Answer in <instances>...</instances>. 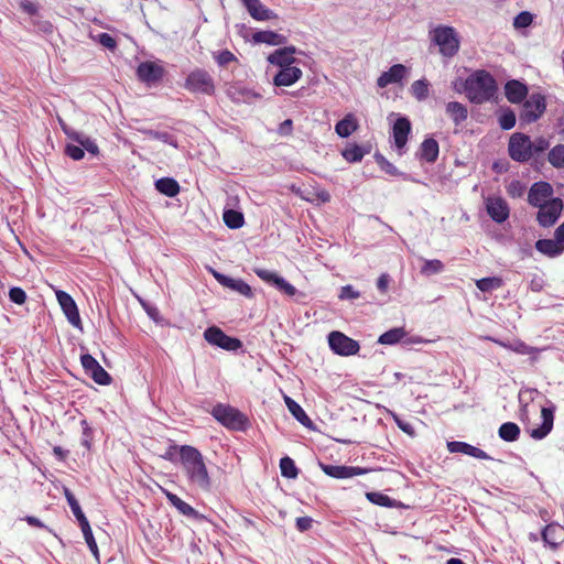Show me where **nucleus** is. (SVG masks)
Masks as SVG:
<instances>
[{
    "label": "nucleus",
    "instance_id": "338daca9",
    "mask_svg": "<svg viewBox=\"0 0 564 564\" xmlns=\"http://www.w3.org/2000/svg\"><path fill=\"white\" fill-rule=\"evenodd\" d=\"M32 24L37 29V31L50 34L53 32V24L48 21L40 20V17L37 19L31 20Z\"/></svg>",
    "mask_w": 564,
    "mask_h": 564
},
{
    "label": "nucleus",
    "instance_id": "39448f33",
    "mask_svg": "<svg viewBox=\"0 0 564 564\" xmlns=\"http://www.w3.org/2000/svg\"><path fill=\"white\" fill-rule=\"evenodd\" d=\"M388 120L392 123L391 138L393 140V144L399 154H402L406 147L409 135L412 131L411 121L406 116L398 112H391L388 116Z\"/></svg>",
    "mask_w": 564,
    "mask_h": 564
},
{
    "label": "nucleus",
    "instance_id": "7c9ffc66",
    "mask_svg": "<svg viewBox=\"0 0 564 564\" xmlns=\"http://www.w3.org/2000/svg\"><path fill=\"white\" fill-rule=\"evenodd\" d=\"M358 128V123L352 113L346 115L335 124V131L340 138H348Z\"/></svg>",
    "mask_w": 564,
    "mask_h": 564
},
{
    "label": "nucleus",
    "instance_id": "4c0bfd02",
    "mask_svg": "<svg viewBox=\"0 0 564 564\" xmlns=\"http://www.w3.org/2000/svg\"><path fill=\"white\" fill-rule=\"evenodd\" d=\"M406 335L404 328L394 327L380 335L378 343L382 345H395Z\"/></svg>",
    "mask_w": 564,
    "mask_h": 564
},
{
    "label": "nucleus",
    "instance_id": "09e8293b",
    "mask_svg": "<svg viewBox=\"0 0 564 564\" xmlns=\"http://www.w3.org/2000/svg\"><path fill=\"white\" fill-rule=\"evenodd\" d=\"M366 497L371 503L377 505V506L389 507V508L394 506V500L382 492H378V491L367 492Z\"/></svg>",
    "mask_w": 564,
    "mask_h": 564
},
{
    "label": "nucleus",
    "instance_id": "5701e85b",
    "mask_svg": "<svg viewBox=\"0 0 564 564\" xmlns=\"http://www.w3.org/2000/svg\"><path fill=\"white\" fill-rule=\"evenodd\" d=\"M528 86L518 79H510L505 84V95L511 104L522 102L528 97Z\"/></svg>",
    "mask_w": 564,
    "mask_h": 564
},
{
    "label": "nucleus",
    "instance_id": "9b49d317",
    "mask_svg": "<svg viewBox=\"0 0 564 564\" xmlns=\"http://www.w3.org/2000/svg\"><path fill=\"white\" fill-rule=\"evenodd\" d=\"M564 208L562 198L555 197L546 205L538 208L536 221L543 228H550L557 223Z\"/></svg>",
    "mask_w": 564,
    "mask_h": 564
},
{
    "label": "nucleus",
    "instance_id": "1a4fd4ad",
    "mask_svg": "<svg viewBox=\"0 0 564 564\" xmlns=\"http://www.w3.org/2000/svg\"><path fill=\"white\" fill-rule=\"evenodd\" d=\"M328 345L334 354L339 356H352L356 355L359 349V343L341 332L333 330L328 334Z\"/></svg>",
    "mask_w": 564,
    "mask_h": 564
},
{
    "label": "nucleus",
    "instance_id": "bb28decb",
    "mask_svg": "<svg viewBox=\"0 0 564 564\" xmlns=\"http://www.w3.org/2000/svg\"><path fill=\"white\" fill-rule=\"evenodd\" d=\"M252 41L256 44H268L272 46H278L286 43L288 39L283 34L276 33L271 30H261L257 31L252 35Z\"/></svg>",
    "mask_w": 564,
    "mask_h": 564
},
{
    "label": "nucleus",
    "instance_id": "58836bf2",
    "mask_svg": "<svg viewBox=\"0 0 564 564\" xmlns=\"http://www.w3.org/2000/svg\"><path fill=\"white\" fill-rule=\"evenodd\" d=\"M72 139L78 144H80V147L84 149V152L87 151L91 155H97L99 153V148L97 143L89 137L83 133L74 132L72 134Z\"/></svg>",
    "mask_w": 564,
    "mask_h": 564
},
{
    "label": "nucleus",
    "instance_id": "cd10ccee",
    "mask_svg": "<svg viewBox=\"0 0 564 564\" xmlns=\"http://www.w3.org/2000/svg\"><path fill=\"white\" fill-rule=\"evenodd\" d=\"M440 153L438 142L433 138H426L420 145L419 156L422 161L434 163Z\"/></svg>",
    "mask_w": 564,
    "mask_h": 564
},
{
    "label": "nucleus",
    "instance_id": "c03bdc74",
    "mask_svg": "<svg viewBox=\"0 0 564 564\" xmlns=\"http://www.w3.org/2000/svg\"><path fill=\"white\" fill-rule=\"evenodd\" d=\"M547 159L553 167H564V144H557L552 148L549 152Z\"/></svg>",
    "mask_w": 564,
    "mask_h": 564
},
{
    "label": "nucleus",
    "instance_id": "9d476101",
    "mask_svg": "<svg viewBox=\"0 0 564 564\" xmlns=\"http://www.w3.org/2000/svg\"><path fill=\"white\" fill-rule=\"evenodd\" d=\"M204 338L210 345L228 351H236L242 346L240 339L228 336L217 326L206 328L204 332Z\"/></svg>",
    "mask_w": 564,
    "mask_h": 564
},
{
    "label": "nucleus",
    "instance_id": "bf43d9fd",
    "mask_svg": "<svg viewBox=\"0 0 564 564\" xmlns=\"http://www.w3.org/2000/svg\"><path fill=\"white\" fill-rule=\"evenodd\" d=\"M20 8L23 12L29 14L31 19L39 18V6L37 3L31 1V0H21L20 1Z\"/></svg>",
    "mask_w": 564,
    "mask_h": 564
},
{
    "label": "nucleus",
    "instance_id": "680f3d73",
    "mask_svg": "<svg viewBox=\"0 0 564 564\" xmlns=\"http://www.w3.org/2000/svg\"><path fill=\"white\" fill-rule=\"evenodd\" d=\"M65 153L73 160H82L85 155L84 149L80 147V144H67L65 147Z\"/></svg>",
    "mask_w": 564,
    "mask_h": 564
},
{
    "label": "nucleus",
    "instance_id": "412c9836",
    "mask_svg": "<svg viewBox=\"0 0 564 564\" xmlns=\"http://www.w3.org/2000/svg\"><path fill=\"white\" fill-rule=\"evenodd\" d=\"M163 492L167 501L171 503V506H173L181 514L197 521H202L205 519V517L202 513H199L187 502L183 501L177 495L169 490H163Z\"/></svg>",
    "mask_w": 564,
    "mask_h": 564
},
{
    "label": "nucleus",
    "instance_id": "69168bd1",
    "mask_svg": "<svg viewBox=\"0 0 564 564\" xmlns=\"http://www.w3.org/2000/svg\"><path fill=\"white\" fill-rule=\"evenodd\" d=\"M393 420H394V423L397 424V426L402 431L404 432L405 434L410 435V436H414L415 434V431H414V427L412 426L411 423L402 420L400 416L398 415H393Z\"/></svg>",
    "mask_w": 564,
    "mask_h": 564
},
{
    "label": "nucleus",
    "instance_id": "b1692460",
    "mask_svg": "<svg viewBox=\"0 0 564 564\" xmlns=\"http://www.w3.org/2000/svg\"><path fill=\"white\" fill-rule=\"evenodd\" d=\"M447 448L451 453H460L464 455H468L470 457H475L478 459H491V457L482 449L470 445L466 442L460 441H452L447 443Z\"/></svg>",
    "mask_w": 564,
    "mask_h": 564
},
{
    "label": "nucleus",
    "instance_id": "a18cd8bd",
    "mask_svg": "<svg viewBox=\"0 0 564 564\" xmlns=\"http://www.w3.org/2000/svg\"><path fill=\"white\" fill-rule=\"evenodd\" d=\"M444 271V263L441 260H424V263L420 270L421 274L431 276L434 274L442 273Z\"/></svg>",
    "mask_w": 564,
    "mask_h": 564
},
{
    "label": "nucleus",
    "instance_id": "0e129e2a",
    "mask_svg": "<svg viewBox=\"0 0 564 564\" xmlns=\"http://www.w3.org/2000/svg\"><path fill=\"white\" fill-rule=\"evenodd\" d=\"M83 535H84V539H85V541L87 543V546L90 550V552L93 553L94 557L97 561H99V550H98L97 542H96V540L94 538L93 531H90L88 533H85Z\"/></svg>",
    "mask_w": 564,
    "mask_h": 564
},
{
    "label": "nucleus",
    "instance_id": "6e6552de",
    "mask_svg": "<svg viewBox=\"0 0 564 564\" xmlns=\"http://www.w3.org/2000/svg\"><path fill=\"white\" fill-rule=\"evenodd\" d=\"M185 88L191 93L212 95L214 94L215 85L208 72L197 68L187 75Z\"/></svg>",
    "mask_w": 564,
    "mask_h": 564
},
{
    "label": "nucleus",
    "instance_id": "a19ab883",
    "mask_svg": "<svg viewBox=\"0 0 564 564\" xmlns=\"http://www.w3.org/2000/svg\"><path fill=\"white\" fill-rule=\"evenodd\" d=\"M145 133L150 139L161 141L163 143L172 145L173 148L178 147L176 137L169 131L148 130Z\"/></svg>",
    "mask_w": 564,
    "mask_h": 564
},
{
    "label": "nucleus",
    "instance_id": "603ef678",
    "mask_svg": "<svg viewBox=\"0 0 564 564\" xmlns=\"http://www.w3.org/2000/svg\"><path fill=\"white\" fill-rule=\"evenodd\" d=\"M64 495H65V498L67 500V503L74 514V517L76 518V520L80 517H83L85 513L83 512L80 506H79V502L78 500L75 498V496L73 495V492L65 488L64 489Z\"/></svg>",
    "mask_w": 564,
    "mask_h": 564
},
{
    "label": "nucleus",
    "instance_id": "423d86ee",
    "mask_svg": "<svg viewBox=\"0 0 564 564\" xmlns=\"http://www.w3.org/2000/svg\"><path fill=\"white\" fill-rule=\"evenodd\" d=\"M523 101V107L520 112L521 123H533L539 120L545 112L546 100L542 94L533 93Z\"/></svg>",
    "mask_w": 564,
    "mask_h": 564
},
{
    "label": "nucleus",
    "instance_id": "f03ea898",
    "mask_svg": "<svg viewBox=\"0 0 564 564\" xmlns=\"http://www.w3.org/2000/svg\"><path fill=\"white\" fill-rule=\"evenodd\" d=\"M463 87L468 100L475 105L491 101L498 94L497 80L485 69L473 72L465 79Z\"/></svg>",
    "mask_w": 564,
    "mask_h": 564
},
{
    "label": "nucleus",
    "instance_id": "49530a36",
    "mask_svg": "<svg viewBox=\"0 0 564 564\" xmlns=\"http://www.w3.org/2000/svg\"><path fill=\"white\" fill-rule=\"evenodd\" d=\"M476 285L481 292H491L502 285V280L497 276L482 278L476 281Z\"/></svg>",
    "mask_w": 564,
    "mask_h": 564
},
{
    "label": "nucleus",
    "instance_id": "6ab92c4d",
    "mask_svg": "<svg viewBox=\"0 0 564 564\" xmlns=\"http://www.w3.org/2000/svg\"><path fill=\"white\" fill-rule=\"evenodd\" d=\"M554 412H555L554 405H552L550 408H545V406L542 408V410H541L542 423L538 427L531 430L530 436L532 438L543 440L544 437H546L549 435V433L553 429Z\"/></svg>",
    "mask_w": 564,
    "mask_h": 564
},
{
    "label": "nucleus",
    "instance_id": "37998d69",
    "mask_svg": "<svg viewBox=\"0 0 564 564\" xmlns=\"http://www.w3.org/2000/svg\"><path fill=\"white\" fill-rule=\"evenodd\" d=\"M229 94L236 101L251 102L253 98H258L259 95L247 88L231 87Z\"/></svg>",
    "mask_w": 564,
    "mask_h": 564
},
{
    "label": "nucleus",
    "instance_id": "c85d7f7f",
    "mask_svg": "<svg viewBox=\"0 0 564 564\" xmlns=\"http://www.w3.org/2000/svg\"><path fill=\"white\" fill-rule=\"evenodd\" d=\"M535 249L550 258H555L564 252V245L555 239H539L535 242Z\"/></svg>",
    "mask_w": 564,
    "mask_h": 564
},
{
    "label": "nucleus",
    "instance_id": "473e14b6",
    "mask_svg": "<svg viewBox=\"0 0 564 564\" xmlns=\"http://www.w3.org/2000/svg\"><path fill=\"white\" fill-rule=\"evenodd\" d=\"M375 160L377 162V164L379 165V167L386 172L387 174L389 175H392V176H401L403 177V180L405 181H412V182H417L416 180H414L413 177H411L409 174L406 173H403L401 171H399L390 161H388L381 153L377 152L375 154Z\"/></svg>",
    "mask_w": 564,
    "mask_h": 564
},
{
    "label": "nucleus",
    "instance_id": "72a5a7b5",
    "mask_svg": "<svg viewBox=\"0 0 564 564\" xmlns=\"http://www.w3.org/2000/svg\"><path fill=\"white\" fill-rule=\"evenodd\" d=\"M246 9L257 21H269L276 18V14L271 9L262 4L260 0H257V3H252Z\"/></svg>",
    "mask_w": 564,
    "mask_h": 564
},
{
    "label": "nucleus",
    "instance_id": "4d7b16f0",
    "mask_svg": "<svg viewBox=\"0 0 564 564\" xmlns=\"http://www.w3.org/2000/svg\"><path fill=\"white\" fill-rule=\"evenodd\" d=\"M9 299L12 303L22 305L26 301V293L19 286H12L9 290Z\"/></svg>",
    "mask_w": 564,
    "mask_h": 564
},
{
    "label": "nucleus",
    "instance_id": "aec40b11",
    "mask_svg": "<svg viewBox=\"0 0 564 564\" xmlns=\"http://www.w3.org/2000/svg\"><path fill=\"white\" fill-rule=\"evenodd\" d=\"M408 74V68L403 64H394L387 72H383L377 79L380 88H386L391 84H399Z\"/></svg>",
    "mask_w": 564,
    "mask_h": 564
},
{
    "label": "nucleus",
    "instance_id": "052dcab7",
    "mask_svg": "<svg viewBox=\"0 0 564 564\" xmlns=\"http://www.w3.org/2000/svg\"><path fill=\"white\" fill-rule=\"evenodd\" d=\"M524 189H525V186H524V184L521 181L513 180L508 185L507 193L511 197L516 198V197H521L523 195V193H524Z\"/></svg>",
    "mask_w": 564,
    "mask_h": 564
},
{
    "label": "nucleus",
    "instance_id": "e2e57ef3",
    "mask_svg": "<svg viewBox=\"0 0 564 564\" xmlns=\"http://www.w3.org/2000/svg\"><path fill=\"white\" fill-rule=\"evenodd\" d=\"M80 425L83 429V436H82V445L86 448H90V441L93 438V430L89 426L88 422L86 420L80 421Z\"/></svg>",
    "mask_w": 564,
    "mask_h": 564
},
{
    "label": "nucleus",
    "instance_id": "0eeeda50",
    "mask_svg": "<svg viewBox=\"0 0 564 564\" xmlns=\"http://www.w3.org/2000/svg\"><path fill=\"white\" fill-rule=\"evenodd\" d=\"M531 139L522 132L513 133L508 143L509 156L518 163H527L532 159Z\"/></svg>",
    "mask_w": 564,
    "mask_h": 564
},
{
    "label": "nucleus",
    "instance_id": "f257e3e1",
    "mask_svg": "<svg viewBox=\"0 0 564 564\" xmlns=\"http://www.w3.org/2000/svg\"><path fill=\"white\" fill-rule=\"evenodd\" d=\"M165 458L178 462L189 486L203 491H209L212 479L205 464L203 454L192 445H171Z\"/></svg>",
    "mask_w": 564,
    "mask_h": 564
},
{
    "label": "nucleus",
    "instance_id": "7ed1b4c3",
    "mask_svg": "<svg viewBox=\"0 0 564 564\" xmlns=\"http://www.w3.org/2000/svg\"><path fill=\"white\" fill-rule=\"evenodd\" d=\"M210 413L216 421L229 430L246 431L249 426L248 417L229 404L217 403Z\"/></svg>",
    "mask_w": 564,
    "mask_h": 564
},
{
    "label": "nucleus",
    "instance_id": "6e6d98bb",
    "mask_svg": "<svg viewBox=\"0 0 564 564\" xmlns=\"http://www.w3.org/2000/svg\"><path fill=\"white\" fill-rule=\"evenodd\" d=\"M231 290L248 297V299L253 297V292H252L251 286L241 279L235 280V282L232 283Z\"/></svg>",
    "mask_w": 564,
    "mask_h": 564
},
{
    "label": "nucleus",
    "instance_id": "f704fd0d",
    "mask_svg": "<svg viewBox=\"0 0 564 564\" xmlns=\"http://www.w3.org/2000/svg\"><path fill=\"white\" fill-rule=\"evenodd\" d=\"M155 188L161 194L174 197L180 193L178 183L172 177H162L155 181Z\"/></svg>",
    "mask_w": 564,
    "mask_h": 564
},
{
    "label": "nucleus",
    "instance_id": "a211bd4d",
    "mask_svg": "<svg viewBox=\"0 0 564 564\" xmlns=\"http://www.w3.org/2000/svg\"><path fill=\"white\" fill-rule=\"evenodd\" d=\"M319 467L327 476L336 479L351 478L368 471L366 468L358 466L330 465L324 463H319Z\"/></svg>",
    "mask_w": 564,
    "mask_h": 564
},
{
    "label": "nucleus",
    "instance_id": "79ce46f5",
    "mask_svg": "<svg viewBox=\"0 0 564 564\" xmlns=\"http://www.w3.org/2000/svg\"><path fill=\"white\" fill-rule=\"evenodd\" d=\"M516 122L517 117L511 108H505L501 110L498 117V123L502 130H511L516 126Z\"/></svg>",
    "mask_w": 564,
    "mask_h": 564
},
{
    "label": "nucleus",
    "instance_id": "ea45409f",
    "mask_svg": "<svg viewBox=\"0 0 564 564\" xmlns=\"http://www.w3.org/2000/svg\"><path fill=\"white\" fill-rule=\"evenodd\" d=\"M280 470L281 475L289 479H295L299 475V468L289 456H284L280 459Z\"/></svg>",
    "mask_w": 564,
    "mask_h": 564
},
{
    "label": "nucleus",
    "instance_id": "c756f323",
    "mask_svg": "<svg viewBox=\"0 0 564 564\" xmlns=\"http://www.w3.org/2000/svg\"><path fill=\"white\" fill-rule=\"evenodd\" d=\"M369 153V149L357 143H348L341 151L343 158L349 163H358Z\"/></svg>",
    "mask_w": 564,
    "mask_h": 564
},
{
    "label": "nucleus",
    "instance_id": "e433bc0d",
    "mask_svg": "<svg viewBox=\"0 0 564 564\" xmlns=\"http://www.w3.org/2000/svg\"><path fill=\"white\" fill-rule=\"evenodd\" d=\"M225 225L230 229H239L245 224L243 214L235 209H226L223 214Z\"/></svg>",
    "mask_w": 564,
    "mask_h": 564
},
{
    "label": "nucleus",
    "instance_id": "864d4df0",
    "mask_svg": "<svg viewBox=\"0 0 564 564\" xmlns=\"http://www.w3.org/2000/svg\"><path fill=\"white\" fill-rule=\"evenodd\" d=\"M531 154L532 158L544 153L550 148V141L544 137L535 138L531 140Z\"/></svg>",
    "mask_w": 564,
    "mask_h": 564
},
{
    "label": "nucleus",
    "instance_id": "4be33fe9",
    "mask_svg": "<svg viewBox=\"0 0 564 564\" xmlns=\"http://www.w3.org/2000/svg\"><path fill=\"white\" fill-rule=\"evenodd\" d=\"M541 538L545 545L556 550L564 541V528L554 522L550 523L543 528Z\"/></svg>",
    "mask_w": 564,
    "mask_h": 564
},
{
    "label": "nucleus",
    "instance_id": "20e7f679",
    "mask_svg": "<svg viewBox=\"0 0 564 564\" xmlns=\"http://www.w3.org/2000/svg\"><path fill=\"white\" fill-rule=\"evenodd\" d=\"M432 41L438 45L440 52L446 57H453L459 50V40L452 26L440 25L431 31Z\"/></svg>",
    "mask_w": 564,
    "mask_h": 564
},
{
    "label": "nucleus",
    "instance_id": "4468645a",
    "mask_svg": "<svg viewBox=\"0 0 564 564\" xmlns=\"http://www.w3.org/2000/svg\"><path fill=\"white\" fill-rule=\"evenodd\" d=\"M165 70L162 65L151 61L142 62L137 67V76L139 80L148 86H152L161 82Z\"/></svg>",
    "mask_w": 564,
    "mask_h": 564
},
{
    "label": "nucleus",
    "instance_id": "f8f14e48",
    "mask_svg": "<svg viewBox=\"0 0 564 564\" xmlns=\"http://www.w3.org/2000/svg\"><path fill=\"white\" fill-rule=\"evenodd\" d=\"M80 364L85 375L90 377L97 384L108 386L111 382V376L100 366L95 357L90 354L80 356Z\"/></svg>",
    "mask_w": 564,
    "mask_h": 564
},
{
    "label": "nucleus",
    "instance_id": "5fc2aeb1",
    "mask_svg": "<svg viewBox=\"0 0 564 564\" xmlns=\"http://www.w3.org/2000/svg\"><path fill=\"white\" fill-rule=\"evenodd\" d=\"M532 22H533L532 13H530L528 11H522L514 17L513 26L516 29H523V28L530 26L532 24Z\"/></svg>",
    "mask_w": 564,
    "mask_h": 564
},
{
    "label": "nucleus",
    "instance_id": "8fccbe9b",
    "mask_svg": "<svg viewBox=\"0 0 564 564\" xmlns=\"http://www.w3.org/2000/svg\"><path fill=\"white\" fill-rule=\"evenodd\" d=\"M290 413L295 417L297 422H300L303 426L314 430V423L310 419V416L306 414V412L303 410V408L297 403L296 406L293 408V410L290 411Z\"/></svg>",
    "mask_w": 564,
    "mask_h": 564
},
{
    "label": "nucleus",
    "instance_id": "f3484780",
    "mask_svg": "<svg viewBox=\"0 0 564 564\" xmlns=\"http://www.w3.org/2000/svg\"><path fill=\"white\" fill-rule=\"evenodd\" d=\"M254 273L262 281L269 283L270 285L274 286L276 290H279L280 292H283L284 294H286L289 296H294L297 292L295 286H293L283 276L279 275L278 273H275L273 271H270L267 269H256Z\"/></svg>",
    "mask_w": 564,
    "mask_h": 564
},
{
    "label": "nucleus",
    "instance_id": "3c124183",
    "mask_svg": "<svg viewBox=\"0 0 564 564\" xmlns=\"http://www.w3.org/2000/svg\"><path fill=\"white\" fill-rule=\"evenodd\" d=\"M213 57L220 67H226L230 63L237 62V57L228 50L214 52Z\"/></svg>",
    "mask_w": 564,
    "mask_h": 564
},
{
    "label": "nucleus",
    "instance_id": "de8ad7c7",
    "mask_svg": "<svg viewBox=\"0 0 564 564\" xmlns=\"http://www.w3.org/2000/svg\"><path fill=\"white\" fill-rule=\"evenodd\" d=\"M411 94L419 100L423 101L429 96V83L426 79H417L411 85Z\"/></svg>",
    "mask_w": 564,
    "mask_h": 564
},
{
    "label": "nucleus",
    "instance_id": "c9c22d12",
    "mask_svg": "<svg viewBox=\"0 0 564 564\" xmlns=\"http://www.w3.org/2000/svg\"><path fill=\"white\" fill-rule=\"evenodd\" d=\"M520 433V427L513 422L502 423L498 430L499 437L505 442H516Z\"/></svg>",
    "mask_w": 564,
    "mask_h": 564
},
{
    "label": "nucleus",
    "instance_id": "dca6fc26",
    "mask_svg": "<svg viewBox=\"0 0 564 564\" xmlns=\"http://www.w3.org/2000/svg\"><path fill=\"white\" fill-rule=\"evenodd\" d=\"M56 299L68 323L76 328H82V319L74 299L62 290L56 292Z\"/></svg>",
    "mask_w": 564,
    "mask_h": 564
},
{
    "label": "nucleus",
    "instance_id": "2f4dec72",
    "mask_svg": "<svg viewBox=\"0 0 564 564\" xmlns=\"http://www.w3.org/2000/svg\"><path fill=\"white\" fill-rule=\"evenodd\" d=\"M446 113L456 126L463 123L468 117L467 107L458 101H449L446 105Z\"/></svg>",
    "mask_w": 564,
    "mask_h": 564
},
{
    "label": "nucleus",
    "instance_id": "393cba45",
    "mask_svg": "<svg viewBox=\"0 0 564 564\" xmlns=\"http://www.w3.org/2000/svg\"><path fill=\"white\" fill-rule=\"evenodd\" d=\"M296 48L294 46H284L275 50L268 56V62L272 65H276L280 68L292 66L295 62L294 54Z\"/></svg>",
    "mask_w": 564,
    "mask_h": 564
},
{
    "label": "nucleus",
    "instance_id": "13d9d810",
    "mask_svg": "<svg viewBox=\"0 0 564 564\" xmlns=\"http://www.w3.org/2000/svg\"><path fill=\"white\" fill-rule=\"evenodd\" d=\"M338 297L343 301L357 300L360 297V292L355 290L352 285L347 284L340 288Z\"/></svg>",
    "mask_w": 564,
    "mask_h": 564
},
{
    "label": "nucleus",
    "instance_id": "a878e982",
    "mask_svg": "<svg viewBox=\"0 0 564 564\" xmlns=\"http://www.w3.org/2000/svg\"><path fill=\"white\" fill-rule=\"evenodd\" d=\"M302 76V70L296 66L282 67L273 77L275 86H291Z\"/></svg>",
    "mask_w": 564,
    "mask_h": 564
},
{
    "label": "nucleus",
    "instance_id": "ddd939ff",
    "mask_svg": "<svg viewBox=\"0 0 564 564\" xmlns=\"http://www.w3.org/2000/svg\"><path fill=\"white\" fill-rule=\"evenodd\" d=\"M553 186L545 181H539L531 185L528 192V203L530 206L539 208L553 199Z\"/></svg>",
    "mask_w": 564,
    "mask_h": 564
},
{
    "label": "nucleus",
    "instance_id": "774afa93",
    "mask_svg": "<svg viewBox=\"0 0 564 564\" xmlns=\"http://www.w3.org/2000/svg\"><path fill=\"white\" fill-rule=\"evenodd\" d=\"M98 41L104 47L109 50H113L117 46L116 40L109 33H100L98 35Z\"/></svg>",
    "mask_w": 564,
    "mask_h": 564
},
{
    "label": "nucleus",
    "instance_id": "2eb2a0df",
    "mask_svg": "<svg viewBox=\"0 0 564 564\" xmlns=\"http://www.w3.org/2000/svg\"><path fill=\"white\" fill-rule=\"evenodd\" d=\"M485 207L489 217L497 224L505 223L510 216L509 205L500 196H488L485 198Z\"/></svg>",
    "mask_w": 564,
    "mask_h": 564
}]
</instances>
